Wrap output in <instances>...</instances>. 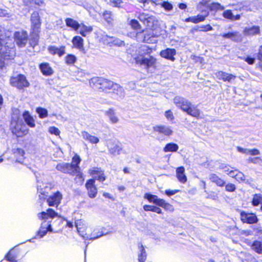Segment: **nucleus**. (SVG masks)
Listing matches in <instances>:
<instances>
[{"instance_id": "f257e3e1", "label": "nucleus", "mask_w": 262, "mask_h": 262, "mask_svg": "<svg viewBox=\"0 0 262 262\" xmlns=\"http://www.w3.org/2000/svg\"><path fill=\"white\" fill-rule=\"evenodd\" d=\"M138 55L134 58L137 64L144 66L146 69L155 68L156 59L150 56L152 50L147 46H142L138 51Z\"/></svg>"}, {"instance_id": "f03ea898", "label": "nucleus", "mask_w": 262, "mask_h": 262, "mask_svg": "<svg viewBox=\"0 0 262 262\" xmlns=\"http://www.w3.org/2000/svg\"><path fill=\"white\" fill-rule=\"evenodd\" d=\"M56 216H58V213L51 208L48 209L46 212L42 211L38 213L37 217L42 221L37 232L39 237H43L48 232H52L51 223L52 219Z\"/></svg>"}, {"instance_id": "7ed1b4c3", "label": "nucleus", "mask_w": 262, "mask_h": 262, "mask_svg": "<svg viewBox=\"0 0 262 262\" xmlns=\"http://www.w3.org/2000/svg\"><path fill=\"white\" fill-rule=\"evenodd\" d=\"M173 102L177 107L188 115L196 118H202V112L197 106L192 104L186 99L177 96L173 99Z\"/></svg>"}, {"instance_id": "20e7f679", "label": "nucleus", "mask_w": 262, "mask_h": 262, "mask_svg": "<svg viewBox=\"0 0 262 262\" xmlns=\"http://www.w3.org/2000/svg\"><path fill=\"white\" fill-rule=\"evenodd\" d=\"M75 225L79 234L84 239L93 240L102 236V234L93 233L94 227L82 220H77Z\"/></svg>"}, {"instance_id": "39448f33", "label": "nucleus", "mask_w": 262, "mask_h": 262, "mask_svg": "<svg viewBox=\"0 0 262 262\" xmlns=\"http://www.w3.org/2000/svg\"><path fill=\"white\" fill-rule=\"evenodd\" d=\"M18 112V110H16L12 115L10 128L14 135L17 137H22L28 133L29 129L20 117L17 116Z\"/></svg>"}, {"instance_id": "423d86ee", "label": "nucleus", "mask_w": 262, "mask_h": 262, "mask_svg": "<svg viewBox=\"0 0 262 262\" xmlns=\"http://www.w3.org/2000/svg\"><path fill=\"white\" fill-rule=\"evenodd\" d=\"M8 41L5 45L0 46V71H3L6 68V61L13 57L14 50Z\"/></svg>"}, {"instance_id": "0eeeda50", "label": "nucleus", "mask_w": 262, "mask_h": 262, "mask_svg": "<svg viewBox=\"0 0 262 262\" xmlns=\"http://www.w3.org/2000/svg\"><path fill=\"white\" fill-rule=\"evenodd\" d=\"M159 35V30L147 29L146 30L144 31L142 33H137L136 37L138 41L153 43L157 42L156 38Z\"/></svg>"}, {"instance_id": "6e6552de", "label": "nucleus", "mask_w": 262, "mask_h": 262, "mask_svg": "<svg viewBox=\"0 0 262 262\" xmlns=\"http://www.w3.org/2000/svg\"><path fill=\"white\" fill-rule=\"evenodd\" d=\"M138 18L147 27V29L153 30H160L158 20L155 16L142 13L139 15Z\"/></svg>"}, {"instance_id": "1a4fd4ad", "label": "nucleus", "mask_w": 262, "mask_h": 262, "mask_svg": "<svg viewBox=\"0 0 262 262\" xmlns=\"http://www.w3.org/2000/svg\"><path fill=\"white\" fill-rule=\"evenodd\" d=\"M10 83L12 86L19 89H23L29 85V83L26 77L21 74L12 77L10 79Z\"/></svg>"}, {"instance_id": "9d476101", "label": "nucleus", "mask_w": 262, "mask_h": 262, "mask_svg": "<svg viewBox=\"0 0 262 262\" xmlns=\"http://www.w3.org/2000/svg\"><path fill=\"white\" fill-rule=\"evenodd\" d=\"M31 29L32 33L35 37H38V33L39 32L41 21L38 13L33 12L31 16Z\"/></svg>"}, {"instance_id": "9b49d317", "label": "nucleus", "mask_w": 262, "mask_h": 262, "mask_svg": "<svg viewBox=\"0 0 262 262\" xmlns=\"http://www.w3.org/2000/svg\"><path fill=\"white\" fill-rule=\"evenodd\" d=\"M14 39L16 44L19 47L26 45L28 40V34L26 31H20L15 32Z\"/></svg>"}, {"instance_id": "f8f14e48", "label": "nucleus", "mask_w": 262, "mask_h": 262, "mask_svg": "<svg viewBox=\"0 0 262 262\" xmlns=\"http://www.w3.org/2000/svg\"><path fill=\"white\" fill-rule=\"evenodd\" d=\"M89 172L95 180H97L102 182L106 179L103 171L99 168L93 167L89 169Z\"/></svg>"}, {"instance_id": "ddd939ff", "label": "nucleus", "mask_w": 262, "mask_h": 262, "mask_svg": "<svg viewBox=\"0 0 262 262\" xmlns=\"http://www.w3.org/2000/svg\"><path fill=\"white\" fill-rule=\"evenodd\" d=\"M94 179H90L87 181L85 187L88 190V195L91 198H94L97 194V188L95 186Z\"/></svg>"}, {"instance_id": "4468645a", "label": "nucleus", "mask_w": 262, "mask_h": 262, "mask_svg": "<svg viewBox=\"0 0 262 262\" xmlns=\"http://www.w3.org/2000/svg\"><path fill=\"white\" fill-rule=\"evenodd\" d=\"M241 219L243 222L248 224L256 223L258 221L255 214L246 213L244 211L241 212Z\"/></svg>"}, {"instance_id": "2eb2a0df", "label": "nucleus", "mask_w": 262, "mask_h": 262, "mask_svg": "<svg viewBox=\"0 0 262 262\" xmlns=\"http://www.w3.org/2000/svg\"><path fill=\"white\" fill-rule=\"evenodd\" d=\"M62 199V194L59 191H57L52 195L50 196L47 202L50 206H56L57 207L60 203Z\"/></svg>"}, {"instance_id": "dca6fc26", "label": "nucleus", "mask_w": 262, "mask_h": 262, "mask_svg": "<svg viewBox=\"0 0 262 262\" xmlns=\"http://www.w3.org/2000/svg\"><path fill=\"white\" fill-rule=\"evenodd\" d=\"M215 76L217 79L222 80L224 82L227 81L229 83H232L236 78V76L223 71L216 72Z\"/></svg>"}, {"instance_id": "f3484780", "label": "nucleus", "mask_w": 262, "mask_h": 262, "mask_svg": "<svg viewBox=\"0 0 262 262\" xmlns=\"http://www.w3.org/2000/svg\"><path fill=\"white\" fill-rule=\"evenodd\" d=\"M203 14H198L196 16L189 17L185 19L186 23L191 22L194 24H198L201 22L204 21L206 18L208 16L209 13L208 11L202 12Z\"/></svg>"}, {"instance_id": "a211bd4d", "label": "nucleus", "mask_w": 262, "mask_h": 262, "mask_svg": "<svg viewBox=\"0 0 262 262\" xmlns=\"http://www.w3.org/2000/svg\"><path fill=\"white\" fill-rule=\"evenodd\" d=\"M154 131L159 134L169 136L173 134V130L169 126L166 125H157L153 127Z\"/></svg>"}, {"instance_id": "6ab92c4d", "label": "nucleus", "mask_w": 262, "mask_h": 262, "mask_svg": "<svg viewBox=\"0 0 262 262\" xmlns=\"http://www.w3.org/2000/svg\"><path fill=\"white\" fill-rule=\"evenodd\" d=\"M81 136L84 140L92 144H96L99 142V139L98 137L91 135L86 131H82L81 132Z\"/></svg>"}, {"instance_id": "aec40b11", "label": "nucleus", "mask_w": 262, "mask_h": 262, "mask_svg": "<svg viewBox=\"0 0 262 262\" xmlns=\"http://www.w3.org/2000/svg\"><path fill=\"white\" fill-rule=\"evenodd\" d=\"M176 50L173 49L167 48L165 50H162L160 52L161 57L169 59L171 61H174V55L176 54Z\"/></svg>"}, {"instance_id": "412c9836", "label": "nucleus", "mask_w": 262, "mask_h": 262, "mask_svg": "<svg viewBox=\"0 0 262 262\" xmlns=\"http://www.w3.org/2000/svg\"><path fill=\"white\" fill-rule=\"evenodd\" d=\"M144 198L147 199L149 202L152 203L157 206H160L163 199H160L158 196L150 193H146L144 194Z\"/></svg>"}, {"instance_id": "4be33fe9", "label": "nucleus", "mask_w": 262, "mask_h": 262, "mask_svg": "<svg viewBox=\"0 0 262 262\" xmlns=\"http://www.w3.org/2000/svg\"><path fill=\"white\" fill-rule=\"evenodd\" d=\"M93 31V28L90 26H86L83 23L79 25V28L78 32L82 36L85 37L88 34L91 33Z\"/></svg>"}, {"instance_id": "5701e85b", "label": "nucleus", "mask_w": 262, "mask_h": 262, "mask_svg": "<svg viewBox=\"0 0 262 262\" xmlns=\"http://www.w3.org/2000/svg\"><path fill=\"white\" fill-rule=\"evenodd\" d=\"M176 176L178 180L182 183H185L187 177L185 173V168L183 166L179 167L176 169Z\"/></svg>"}, {"instance_id": "b1692460", "label": "nucleus", "mask_w": 262, "mask_h": 262, "mask_svg": "<svg viewBox=\"0 0 262 262\" xmlns=\"http://www.w3.org/2000/svg\"><path fill=\"white\" fill-rule=\"evenodd\" d=\"M244 34L246 36H253L260 33V28L258 26L246 27L244 30Z\"/></svg>"}, {"instance_id": "393cba45", "label": "nucleus", "mask_w": 262, "mask_h": 262, "mask_svg": "<svg viewBox=\"0 0 262 262\" xmlns=\"http://www.w3.org/2000/svg\"><path fill=\"white\" fill-rule=\"evenodd\" d=\"M48 51L52 55L57 54L59 57H61L65 53V47L61 46L58 48L55 46H51L48 48Z\"/></svg>"}, {"instance_id": "a878e982", "label": "nucleus", "mask_w": 262, "mask_h": 262, "mask_svg": "<svg viewBox=\"0 0 262 262\" xmlns=\"http://www.w3.org/2000/svg\"><path fill=\"white\" fill-rule=\"evenodd\" d=\"M71 166L69 163H60L56 166V168L62 172L72 174L74 170L72 169Z\"/></svg>"}, {"instance_id": "bb28decb", "label": "nucleus", "mask_w": 262, "mask_h": 262, "mask_svg": "<svg viewBox=\"0 0 262 262\" xmlns=\"http://www.w3.org/2000/svg\"><path fill=\"white\" fill-rule=\"evenodd\" d=\"M221 36L226 38H229L235 42H240L242 41L241 35L237 32H229L222 34Z\"/></svg>"}, {"instance_id": "cd10ccee", "label": "nucleus", "mask_w": 262, "mask_h": 262, "mask_svg": "<svg viewBox=\"0 0 262 262\" xmlns=\"http://www.w3.org/2000/svg\"><path fill=\"white\" fill-rule=\"evenodd\" d=\"M105 115L108 118L111 123L116 124L119 122V118L116 116L114 110L110 108L105 112Z\"/></svg>"}, {"instance_id": "c85d7f7f", "label": "nucleus", "mask_w": 262, "mask_h": 262, "mask_svg": "<svg viewBox=\"0 0 262 262\" xmlns=\"http://www.w3.org/2000/svg\"><path fill=\"white\" fill-rule=\"evenodd\" d=\"M39 68L42 74L50 76L53 74V70L48 63H42L40 64Z\"/></svg>"}, {"instance_id": "c756f323", "label": "nucleus", "mask_w": 262, "mask_h": 262, "mask_svg": "<svg viewBox=\"0 0 262 262\" xmlns=\"http://www.w3.org/2000/svg\"><path fill=\"white\" fill-rule=\"evenodd\" d=\"M73 47L80 51L83 50V39L79 36L73 37L72 40Z\"/></svg>"}, {"instance_id": "7c9ffc66", "label": "nucleus", "mask_w": 262, "mask_h": 262, "mask_svg": "<svg viewBox=\"0 0 262 262\" xmlns=\"http://www.w3.org/2000/svg\"><path fill=\"white\" fill-rule=\"evenodd\" d=\"M110 154L113 156H116L119 155L122 150V148L118 144L112 143L108 145Z\"/></svg>"}, {"instance_id": "2f4dec72", "label": "nucleus", "mask_w": 262, "mask_h": 262, "mask_svg": "<svg viewBox=\"0 0 262 262\" xmlns=\"http://www.w3.org/2000/svg\"><path fill=\"white\" fill-rule=\"evenodd\" d=\"M65 23L66 26L72 30L76 31L78 30L80 24L77 20L71 18H67L65 19Z\"/></svg>"}, {"instance_id": "473e14b6", "label": "nucleus", "mask_w": 262, "mask_h": 262, "mask_svg": "<svg viewBox=\"0 0 262 262\" xmlns=\"http://www.w3.org/2000/svg\"><path fill=\"white\" fill-rule=\"evenodd\" d=\"M23 118L27 124L31 127H34L35 123L34 120L29 112L25 111L23 114Z\"/></svg>"}, {"instance_id": "72a5a7b5", "label": "nucleus", "mask_w": 262, "mask_h": 262, "mask_svg": "<svg viewBox=\"0 0 262 262\" xmlns=\"http://www.w3.org/2000/svg\"><path fill=\"white\" fill-rule=\"evenodd\" d=\"M16 162L22 164L25 160V151L21 148H17L14 152Z\"/></svg>"}, {"instance_id": "f704fd0d", "label": "nucleus", "mask_w": 262, "mask_h": 262, "mask_svg": "<svg viewBox=\"0 0 262 262\" xmlns=\"http://www.w3.org/2000/svg\"><path fill=\"white\" fill-rule=\"evenodd\" d=\"M209 179L219 187H223L225 184V182L223 180L214 173H211L209 175Z\"/></svg>"}, {"instance_id": "c9c22d12", "label": "nucleus", "mask_w": 262, "mask_h": 262, "mask_svg": "<svg viewBox=\"0 0 262 262\" xmlns=\"http://www.w3.org/2000/svg\"><path fill=\"white\" fill-rule=\"evenodd\" d=\"M251 249L258 254H262V240H256L251 245Z\"/></svg>"}, {"instance_id": "e433bc0d", "label": "nucleus", "mask_w": 262, "mask_h": 262, "mask_svg": "<svg viewBox=\"0 0 262 262\" xmlns=\"http://www.w3.org/2000/svg\"><path fill=\"white\" fill-rule=\"evenodd\" d=\"M115 83L107 79L102 78L100 89L103 90H112Z\"/></svg>"}, {"instance_id": "4c0bfd02", "label": "nucleus", "mask_w": 262, "mask_h": 262, "mask_svg": "<svg viewBox=\"0 0 262 262\" xmlns=\"http://www.w3.org/2000/svg\"><path fill=\"white\" fill-rule=\"evenodd\" d=\"M80 161L81 159L78 155H75L73 157L72 163L70 165L72 166V168L74 170V171H79V170H80V167L78 166V164Z\"/></svg>"}, {"instance_id": "58836bf2", "label": "nucleus", "mask_w": 262, "mask_h": 262, "mask_svg": "<svg viewBox=\"0 0 262 262\" xmlns=\"http://www.w3.org/2000/svg\"><path fill=\"white\" fill-rule=\"evenodd\" d=\"M102 78L101 77H93L89 81L90 86L100 89L101 84Z\"/></svg>"}, {"instance_id": "ea45409f", "label": "nucleus", "mask_w": 262, "mask_h": 262, "mask_svg": "<svg viewBox=\"0 0 262 262\" xmlns=\"http://www.w3.org/2000/svg\"><path fill=\"white\" fill-rule=\"evenodd\" d=\"M209 0H202L197 5V9L201 12L207 11L206 9L209 8Z\"/></svg>"}, {"instance_id": "a19ab883", "label": "nucleus", "mask_w": 262, "mask_h": 262, "mask_svg": "<svg viewBox=\"0 0 262 262\" xmlns=\"http://www.w3.org/2000/svg\"><path fill=\"white\" fill-rule=\"evenodd\" d=\"M138 247L139 253L138 255V260L139 262H144L146 259L147 254L142 244H139Z\"/></svg>"}, {"instance_id": "79ce46f5", "label": "nucleus", "mask_w": 262, "mask_h": 262, "mask_svg": "<svg viewBox=\"0 0 262 262\" xmlns=\"http://www.w3.org/2000/svg\"><path fill=\"white\" fill-rule=\"evenodd\" d=\"M179 149V146L173 143H169L167 144L163 148V150L165 152H175Z\"/></svg>"}, {"instance_id": "37998d69", "label": "nucleus", "mask_w": 262, "mask_h": 262, "mask_svg": "<svg viewBox=\"0 0 262 262\" xmlns=\"http://www.w3.org/2000/svg\"><path fill=\"white\" fill-rule=\"evenodd\" d=\"M143 209L146 211H152L156 212L158 214H162V210L155 206H151L149 205H145L143 206Z\"/></svg>"}, {"instance_id": "c03bdc74", "label": "nucleus", "mask_w": 262, "mask_h": 262, "mask_svg": "<svg viewBox=\"0 0 262 262\" xmlns=\"http://www.w3.org/2000/svg\"><path fill=\"white\" fill-rule=\"evenodd\" d=\"M112 90L114 93L116 94L120 97H122L124 95V92L123 88L117 83H115Z\"/></svg>"}, {"instance_id": "a18cd8bd", "label": "nucleus", "mask_w": 262, "mask_h": 262, "mask_svg": "<svg viewBox=\"0 0 262 262\" xmlns=\"http://www.w3.org/2000/svg\"><path fill=\"white\" fill-rule=\"evenodd\" d=\"M72 174L76 175L75 180L77 183L79 185H82L83 184L84 179L80 170H79V171H74Z\"/></svg>"}, {"instance_id": "49530a36", "label": "nucleus", "mask_w": 262, "mask_h": 262, "mask_svg": "<svg viewBox=\"0 0 262 262\" xmlns=\"http://www.w3.org/2000/svg\"><path fill=\"white\" fill-rule=\"evenodd\" d=\"M102 17L103 19L108 24H111L113 21V18L111 12L109 11H105L103 14Z\"/></svg>"}, {"instance_id": "de8ad7c7", "label": "nucleus", "mask_w": 262, "mask_h": 262, "mask_svg": "<svg viewBox=\"0 0 262 262\" xmlns=\"http://www.w3.org/2000/svg\"><path fill=\"white\" fill-rule=\"evenodd\" d=\"M36 111L41 119L45 118L48 116V111L46 108L39 107L36 108Z\"/></svg>"}, {"instance_id": "09e8293b", "label": "nucleus", "mask_w": 262, "mask_h": 262, "mask_svg": "<svg viewBox=\"0 0 262 262\" xmlns=\"http://www.w3.org/2000/svg\"><path fill=\"white\" fill-rule=\"evenodd\" d=\"M262 202V194H255L254 195L252 200V205L254 206H258Z\"/></svg>"}, {"instance_id": "8fccbe9b", "label": "nucleus", "mask_w": 262, "mask_h": 262, "mask_svg": "<svg viewBox=\"0 0 262 262\" xmlns=\"http://www.w3.org/2000/svg\"><path fill=\"white\" fill-rule=\"evenodd\" d=\"M76 60V56L72 54H68L65 57V61L67 64H73Z\"/></svg>"}, {"instance_id": "3c124183", "label": "nucleus", "mask_w": 262, "mask_h": 262, "mask_svg": "<svg viewBox=\"0 0 262 262\" xmlns=\"http://www.w3.org/2000/svg\"><path fill=\"white\" fill-rule=\"evenodd\" d=\"M161 7L163 8L166 11H169L172 9V5L169 2L163 0L160 5Z\"/></svg>"}, {"instance_id": "603ef678", "label": "nucleus", "mask_w": 262, "mask_h": 262, "mask_svg": "<svg viewBox=\"0 0 262 262\" xmlns=\"http://www.w3.org/2000/svg\"><path fill=\"white\" fill-rule=\"evenodd\" d=\"M209 8L211 10H223L224 7L218 3H211Z\"/></svg>"}, {"instance_id": "864d4df0", "label": "nucleus", "mask_w": 262, "mask_h": 262, "mask_svg": "<svg viewBox=\"0 0 262 262\" xmlns=\"http://www.w3.org/2000/svg\"><path fill=\"white\" fill-rule=\"evenodd\" d=\"M159 206L163 208L166 210H169L170 211H172L173 210V206L169 203L166 202L164 200L162 201V202L161 203Z\"/></svg>"}, {"instance_id": "5fc2aeb1", "label": "nucleus", "mask_w": 262, "mask_h": 262, "mask_svg": "<svg viewBox=\"0 0 262 262\" xmlns=\"http://www.w3.org/2000/svg\"><path fill=\"white\" fill-rule=\"evenodd\" d=\"M13 14L8 12L7 10L0 8V17L11 18Z\"/></svg>"}, {"instance_id": "6e6d98bb", "label": "nucleus", "mask_w": 262, "mask_h": 262, "mask_svg": "<svg viewBox=\"0 0 262 262\" xmlns=\"http://www.w3.org/2000/svg\"><path fill=\"white\" fill-rule=\"evenodd\" d=\"M113 39V36H110L106 35L103 36L102 38V40L103 41L104 43L109 45L110 46H112Z\"/></svg>"}, {"instance_id": "4d7b16f0", "label": "nucleus", "mask_w": 262, "mask_h": 262, "mask_svg": "<svg viewBox=\"0 0 262 262\" xmlns=\"http://www.w3.org/2000/svg\"><path fill=\"white\" fill-rule=\"evenodd\" d=\"M235 179L239 182H244L246 181V177L244 174L239 171H238Z\"/></svg>"}, {"instance_id": "13d9d810", "label": "nucleus", "mask_w": 262, "mask_h": 262, "mask_svg": "<svg viewBox=\"0 0 262 262\" xmlns=\"http://www.w3.org/2000/svg\"><path fill=\"white\" fill-rule=\"evenodd\" d=\"M124 45V42L122 40L117 38L116 37H113V41H112V46H122Z\"/></svg>"}, {"instance_id": "bf43d9fd", "label": "nucleus", "mask_w": 262, "mask_h": 262, "mask_svg": "<svg viewBox=\"0 0 262 262\" xmlns=\"http://www.w3.org/2000/svg\"><path fill=\"white\" fill-rule=\"evenodd\" d=\"M49 132L50 134L55 135L56 136L59 135L60 130L59 129L55 126H51L49 128Z\"/></svg>"}, {"instance_id": "052dcab7", "label": "nucleus", "mask_w": 262, "mask_h": 262, "mask_svg": "<svg viewBox=\"0 0 262 262\" xmlns=\"http://www.w3.org/2000/svg\"><path fill=\"white\" fill-rule=\"evenodd\" d=\"M200 31L203 32H207L213 30V28L209 24L206 25L200 26Z\"/></svg>"}, {"instance_id": "680f3d73", "label": "nucleus", "mask_w": 262, "mask_h": 262, "mask_svg": "<svg viewBox=\"0 0 262 262\" xmlns=\"http://www.w3.org/2000/svg\"><path fill=\"white\" fill-rule=\"evenodd\" d=\"M223 15L225 18L232 20L233 14H232L231 10H228L225 11L223 13Z\"/></svg>"}, {"instance_id": "e2e57ef3", "label": "nucleus", "mask_w": 262, "mask_h": 262, "mask_svg": "<svg viewBox=\"0 0 262 262\" xmlns=\"http://www.w3.org/2000/svg\"><path fill=\"white\" fill-rule=\"evenodd\" d=\"M111 5L113 7H120L123 3L121 0H110Z\"/></svg>"}, {"instance_id": "0e129e2a", "label": "nucleus", "mask_w": 262, "mask_h": 262, "mask_svg": "<svg viewBox=\"0 0 262 262\" xmlns=\"http://www.w3.org/2000/svg\"><path fill=\"white\" fill-rule=\"evenodd\" d=\"M220 168L222 169L224 172H226L227 174L232 169L229 165L222 164L220 165Z\"/></svg>"}, {"instance_id": "69168bd1", "label": "nucleus", "mask_w": 262, "mask_h": 262, "mask_svg": "<svg viewBox=\"0 0 262 262\" xmlns=\"http://www.w3.org/2000/svg\"><path fill=\"white\" fill-rule=\"evenodd\" d=\"M5 257L7 262H17L14 256L12 255L11 251H9Z\"/></svg>"}, {"instance_id": "338daca9", "label": "nucleus", "mask_w": 262, "mask_h": 262, "mask_svg": "<svg viewBox=\"0 0 262 262\" xmlns=\"http://www.w3.org/2000/svg\"><path fill=\"white\" fill-rule=\"evenodd\" d=\"M165 116L168 120L172 121L174 119L173 113L170 110L166 111Z\"/></svg>"}, {"instance_id": "774afa93", "label": "nucleus", "mask_w": 262, "mask_h": 262, "mask_svg": "<svg viewBox=\"0 0 262 262\" xmlns=\"http://www.w3.org/2000/svg\"><path fill=\"white\" fill-rule=\"evenodd\" d=\"M236 187L234 184L229 183L225 186V189L227 191L233 192L235 190Z\"/></svg>"}]
</instances>
